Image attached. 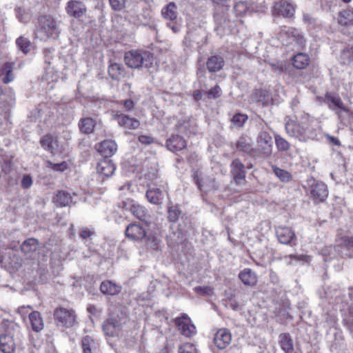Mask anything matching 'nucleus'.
Returning <instances> with one entry per match:
<instances>
[{
	"mask_svg": "<svg viewBox=\"0 0 353 353\" xmlns=\"http://www.w3.org/2000/svg\"><path fill=\"white\" fill-rule=\"evenodd\" d=\"M179 353H196V350L193 344L186 343L179 347Z\"/></svg>",
	"mask_w": 353,
	"mask_h": 353,
	"instance_id": "864d4df0",
	"label": "nucleus"
},
{
	"mask_svg": "<svg viewBox=\"0 0 353 353\" xmlns=\"http://www.w3.org/2000/svg\"><path fill=\"white\" fill-rule=\"evenodd\" d=\"M176 6L175 3L170 2L161 10V14L165 19L174 21L177 17Z\"/></svg>",
	"mask_w": 353,
	"mask_h": 353,
	"instance_id": "4c0bfd02",
	"label": "nucleus"
},
{
	"mask_svg": "<svg viewBox=\"0 0 353 353\" xmlns=\"http://www.w3.org/2000/svg\"><path fill=\"white\" fill-rule=\"evenodd\" d=\"M97 169L100 174L110 177L114 174L116 167L112 160L104 158L98 163Z\"/></svg>",
	"mask_w": 353,
	"mask_h": 353,
	"instance_id": "5701e85b",
	"label": "nucleus"
},
{
	"mask_svg": "<svg viewBox=\"0 0 353 353\" xmlns=\"http://www.w3.org/2000/svg\"><path fill=\"white\" fill-rule=\"evenodd\" d=\"M94 234V232L85 228H83L79 234V236L83 239H86L88 238H90L92 235Z\"/></svg>",
	"mask_w": 353,
	"mask_h": 353,
	"instance_id": "338daca9",
	"label": "nucleus"
},
{
	"mask_svg": "<svg viewBox=\"0 0 353 353\" xmlns=\"http://www.w3.org/2000/svg\"><path fill=\"white\" fill-rule=\"evenodd\" d=\"M248 117L245 114L236 113L231 119V122L236 128H242L247 122Z\"/></svg>",
	"mask_w": 353,
	"mask_h": 353,
	"instance_id": "de8ad7c7",
	"label": "nucleus"
},
{
	"mask_svg": "<svg viewBox=\"0 0 353 353\" xmlns=\"http://www.w3.org/2000/svg\"><path fill=\"white\" fill-rule=\"evenodd\" d=\"M54 316L58 325L63 327H71L75 322L74 312L63 307L57 308L54 312Z\"/></svg>",
	"mask_w": 353,
	"mask_h": 353,
	"instance_id": "9b49d317",
	"label": "nucleus"
},
{
	"mask_svg": "<svg viewBox=\"0 0 353 353\" xmlns=\"http://www.w3.org/2000/svg\"><path fill=\"white\" fill-rule=\"evenodd\" d=\"M123 324V319L119 314H111L104 321L102 328L106 336H118L121 331Z\"/></svg>",
	"mask_w": 353,
	"mask_h": 353,
	"instance_id": "1a4fd4ad",
	"label": "nucleus"
},
{
	"mask_svg": "<svg viewBox=\"0 0 353 353\" xmlns=\"http://www.w3.org/2000/svg\"><path fill=\"white\" fill-rule=\"evenodd\" d=\"M303 21L307 25H312L314 23L315 19L309 14L305 13L303 16Z\"/></svg>",
	"mask_w": 353,
	"mask_h": 353,
	"instance_id": "774afa93",
	"label": "nucleus"
},
{
	"mask_svg": "<svg viewBox=\"0 0 353 353\" xmlns=\"http://www.w3.org/2000/svg\"><path fill=\"white\" fill-rule=\"evenodd\" d=\"M111 8L114 11H121L125 8L126 0H109Z\"/></svg>",
	"mask_w": 353,
	"mask_h": 353,
	"instance_id": "09e8293b",
	"label": "nucleus"
},
{
	"mask_svg": "<svg viewBox=\"0 0 353 353\" xmlns=\"http://www.w3.org/2000/svg\"><path fill=\"white\" fill-rule=\"evenodd\" d=\"M310 62L309 56L307 54L299 52L294 55L292 59V65L297 69H304L308 65Z\"/></svg>",
	"mask_w": 353,
	"mask_h": 353,
	"instance_id": "72a5a7b5",
	"label": "nucleus"
},
{
	"mask_svg": "<svg viewBox=\"0 0 353 353\" xmlns=\"http://www.w3.org/2000/svg\"><path fill=\"white\" fill-rule=\"evenodd\" d=\"M125 235L135 241H143L145 239L146 231L139 224L131 223L125 229Z\"/></svg>",
	"mask_w": 353,
	"mask_h": 353,
	"instance_id": "ddd939ff",
	"label": "nucleus"
},
{
	"mask_svg": "<svg viewBox=\"0 0 353 353\" xmlns=\"http://www.w3.org/2000/svg\"><path fill=\"white\" fill-rule=\"evenodd\" d=\"M142 242L145 243V246L148 249L159 250L161 248V241L152 234H146L145 239Z\"/></svg>",
	"mask_w": 353,
	"mask_h": 353,
	"instance_id": "79ce46f5",
	"label": "nucleus"
},
{
	"mask_svg": "<svg viewBox=\"0 0 353 353\" xmlns=\"http://www.w3.org/2000/svg\"><path fill=\"white\" fill-rule=\"evenodd\" d=\"M58 140L55 137H52V141H50L49 147L47 150L51 152L52 154L55 155L58 152Z\"/></svg>",
	"mask_w": 353,
	"mask_h": 353,
	"instance_id": "4d7b16f0",
	"label": "nucleus"
},
{
	"mask_svg": "<svg viewBox=\"0 0 353 353\" xmlns=\"http://www.w3.org/2000/svg\"><path fill=\"white\" fill-rule=\"evenodd\" d=\"M55 205L59 208L70 206L72 203V196L70 193L65 190H59L53 198Z\"/></svg>",
	"mask_w": 353,
	"mask_h": 353,
	"instance_id": "393cba45",
	"label": "nucleus"
},
{
	"mask_svg": "<svg viewBox=\"0 0 353 353\" xmlns=\"http://www.w3.org/2000/svg\"><path fill=\"white\" fill-rule=\"evenodd\" d=\"M307 192L316 203L325 201L329 194L327 185L313 177L307 180Z\"/></svg>",
	"mask_w": 353,
	"mask_h": 353,
	"instance_id": "423d86ee",
	"label": "nucleus"
},
{
	"mask_svg": "<svg viewBox=\"0 0 353 353\" xmlns=\"http://www.w3.org/2000/svg\"><path fill=\"white\" fill-rule=\"evenodd\" d=\"M232 341V336L228 329H221L214 334V343L220 350H223L229 345Z\"/></svg>",
	"mask_w": 353,
	"mask_h": 353,
	"instance_id": "f3484780",
	"label": "nucleus"
},
{
	"mask_svg": "<svg viewBox=\"0 0 353 353\" xmlns=\"http://www.w3.org/2000/svg\"><path fill=\"white\" fill-rule=\"evenodd\" d=\"M49 167L54 171L63 172L68 168V164L65 161L59 163L49 162Z\"/></svg>",
	"mask_w": 353,
	"mask_h": 353,
	"instance_id": "6e6d98bb",
	"label": "nucleus"
},
{
	"mask_svg": "<svg viewBox=\"0 0 353 353\" xmlns=\"http://www.w3.org/2000/svg\"><path fill=\"white\" fill-rule=\"evenodd\" d=\"M323 101L331 110L335 112L338 118L341 121L343 119V112L347 114L350 112V109L345 105L340 97L336 94L327 92L323 97Z\"/></svg>",
	"mask_w": 353,
	"mask_h": 353,
	"instance_id": "6e6552de",
	"label": "nucleus"
},
{
	"mask_svg": "<svg viewBox=\"0 0 353 353\" xmlns=\"http://www.w3.org/2000/svg\"><path fill=\"white\" fill-rule=\"evenodd\" d=\"M274 12L283 17H292L295 12V7L292 3L286 0H280L275 3Z\"/></svg>",
	"mask_w": 353,
	"mask_h": 353,
	"instance_id": "2eb2a0df",
	"label": "nucleus"
},
{
	"mask_svg": "<svg viewBox=\"0 0 353 353\" xmlns=\"http://www.w3.org/2000/svg\"><path fill=\"white\" fill-rule=\"evenodd\" d=\"M257 148L254 149L255 158L268 159L272 154L273 141L270 133L261 129L256 138Z\"/></svg>",
	"mask_w": 353,
	"mask_h": 353,
	"instance_id": "39448f33",
	"label": "nucleus"
},
{
	"mask_svg": "<svg viewBox=\"0 0 353 353\" xmlns=\"http://www.w3.org/2000/svg\"><path fill=\"white\" fill-rule=\"evenodd\" d=\"M16 44L18 48L21 50L24 54H27L30 50V41L28 38L24 37H19L17 41Z\"/></svg>",
	"mask_w": 353,
	"mask_h": 353,
	"instance_id": "49530a36",
	"label": "nucleus"
},
{
	"mask_svg": "<svg viewBox=\"0 0 353 353\" xmlns=\"http://www.w3.org/2000/svg\"><path fill=\"white\" fill-rule=\"evenodd\" d=\"M10 108L8 105L4 106L3 109L0 107V132H5L11 128L10 121Z\"/></svg>",
	"mask_w": 353,
	"mask_h": 353,
	"instance_id": "c756f323",
	"label": "nucleus"
},
{
	"mask_svg": "<svg viewBox=\"0 0 353 353\" xmlns=\"http://www.w3.org/2000/svg\"><path fill=\"white\" fill-rule=\"evenodd\" d=\"M341 248L343 256L353 257V236L345 239Z\"/></svg>",
	"mask_w": 353,
	"mask_h": 353,
	"instance_id": "37998d69",
	"label": "nucleus"
},
{
	"mask_svg": "<svg viewBox=\"0 0 353 353\" xmlns=\"http://www.w3.org/2000/svg\"><path fill=\"white\" fill-rule=\"evenodd\" d=\"M225 60L220 54H214L209 57L206 61V68L210 72H216L223 69Z\"/></svg>",
	"mask_w": 353,
	"mask_h": 353,
	"instance_id": "412c9836",
	"label": "nucleus"
},
{
	"mask_svg": "<svg viewBox=\"0 0 353 353\" xmlns=\"http://www.w3.org/2000/svg\"><path fill=\"white\" fill-rule=\"evenodd\" d=\"M130 210L137 218L142 221H147L148 219L150 217L146 208L139 203H133Z\"/></svg>",
	"mask_w": 353,
	"mask_h": 353,
	"instance_id": "c9c22d12",
	"label": "nucleus"
},
{
	"mask_svg": "<svg viewBox=\"0 0 353 353\" xmlns=\"http://www.w3.org/2000/svg\"><path fill=\"white\" fill-rule=\"evenodd\" d=\"M221 88L216 85L214 88L208 91L207 94L210 98L216 99L220 97Z\"/></svg>",
	"mask_w": 353,
	"mask_h": 353,
	"instance_id": "13d9d810",
	"label": "nucleus"
},
{
	"mask_svg": "<svg viewBox=\"0 0 353 353\" xmlns=\"http://www.w3.org/2000/svg\"><path fill=\"white\" fill-rule=\"evenodd\" d=\"M52 135H46L40 139V144L45 150H48L49 144L52 141Z\"/></svg>",
	"mask_w": 353,
	"mask_h": 353,
	"instance_id": "680f3d73",
	"label": "nucleus"
},
{
	"mask_svg": "<svg viewBox=\"0 0 353 353\" xmlns=\"http://www.w3.org/2000/svg\"><path fill=\"white\" fill-rule=\"evenodd\" d=\"M274 139L276 148L279 152H287L290 150L291 145L283 137L279 134H276Z\"/></svg>",
	"mask_w": 353,
	"mask_h": 353,
	"instance_id": "c03bdc74",
	"label": "nucleus"
},
{
	"mask_svg": "<svg viewBox=\"0 0 353 353\" xmlns=\"http://www.w3.org/2000/svg\"><path fill=\"white\" fill-rule=\"evenodd\" d=\"M186 141L183 137L173 134L166 140V147L171 152H175L185 148Z\"/></svg>",
	"mask_w": 353,
	"mask_h": 353,
	"instance_id": "aec40b11",
	"label": "nucleus"
},
{
	"mask_svg": "<svg viewBox=\"0 0 353 353\" xmlns=\"http://www.w3.org/2000/svg\"><path fill=\"white\" fill-rule=\"evenodd\" d=\"M190 126V123L188 122H184L179 127V130L181 132H184L186 134H195L196 130L194 128H193L191 130H188V127Z\"/></svg>",
	"mask_w": 353,
	"mask_h": 353,
	"instance_id": "69168bd1",
	"label": "nucleus"
},
{
	"mask_svg": "<svg viewBox=\"0 0 353 353\" xmlns=\"http://www.w3.org/2000/svg\"><path fill=\"white\" fill-rule=\"evenodd\" d=\"M239 279L246 286L253 287L258 281V277L254 271L250 268L242 270L238 275Z\"/></svg>",
	"mask_w": 353,
	"mask_h": 353,
	"instance_id": "4be33fe9",
	"label": "nucleus"
},
{
	"mask_svg": "<svg viewBox=\"0 0 353 353\" xmlns=\"http://www.w3.org/2000/svg\"><path fill=\"white\" fill-rule=\"evenodd\" d=\"M194 290L198 294L206 295L211 292L212 289L208 286H197L194 288Z\"/></svg>",
	"mask_w": 353,
	"mask_h": 353,
	"instance_id": "bf43d9fd",
	"label": "nucleus"
},
{
	"mask_svg": "<svg viewBox=\"0 0 353 353\" xmlns=\"http://www.w3.org/2000/svg\"><path fill=\"white\" fill-rule=\"evenodd\" d=\"M32 184V177L29 175L23 176L21 180V186L25 188H29Z\"/></svg>",
	"mask_w": 353,
	"mask_h": 353,
	"instance_id": "e2e57ef3",
	"label": "nucleus"
},
{
	"mask_svg": "<svg viewBox=\"0 0 353 353\" xmlns=\"http://www.w3.org/2000/svg\"><path fill=\"white\" fill-rule=\"evenodd\" d=\"M115 120L119 125L128 130H136L140 126V122L138 119L130 117L124 114H116Z\"/></svg>",
	"mask_w": 353,
	"mask_h": 353,
	"instance_id": "6ab92c4d",
	"label": "nucleus"
},
{
	"mask_svg": "<svg viewBox=\"0 0 353 353\" xmlns=\"http://www.w3.org/2000/svg\"><path fill=\"white\" fill-rule=\"evenodd\" d=\"M285 128L289 136L301 141H306L314 136L312 120L308 114L304 115L301 120L289 119L285 122Z\"/></svg>",
	"mask_w": 353,
	"mask_h": 353,
	"instance_id": "f257e3e1",
	"label": "nucleus"
},
{
	"mask_svg": "<svg viewBox=\"0 0 353 353\" xmlns=\"http://www.w3.org/2000/svg\"><path fill=\"white\" fill-rule=\"evenodd\" d=\"M278 37L285 46L294 43L299 48H303L305 46V40L302 32L295 28L280 27Z\"/></svg>",
	"mask_w": 353,
	"mask_h": 353,
	"instance_id": "20e7f679",
	"label": "nucleus"
},
{
	"mask_svg": "<svg viewBox=\"0 0 353 353\" xmlns=\"http://www.w3.org/2000/svg\"><path fill=\"white\" fill-rule=\"evenodd\" d=\"M279 241L282 244L290 245L296 239V235L292 229L287 226H278L275 229Z\"/></svg>",
	"mask_w": 353,
	"mask_h": 353,
	"instance_id": "4468645a",
	"label": "nucleus"
},
{
	"mask_svg": "<svg viewBox=\"0 0 353 353\" xmlns=\"http://www.w3.org/2000/svg\"><path fill=\"white\" fill-rule=\"evenodd\" d=\"M20 326L8 320H3L0 323V350L3 353H12L15 349V338L20 334Z\"/></svg>",
	"mask_w": 353,
	"mask_h": 353,
	"instance_id": "f03ea898",
	"label": "nucleus"
},
{
	"mask_svg": "<svg viewBox=\"0 0 353 353\" xmlns=\"http://www.w3.org/2000/svg\"><path fill=\"white\" fill-rule=\"evenodd\" d=\"M121 285L109 280L103 281L100 285V291L105 295H117L121 292Z\"/></svg>",
	"mask_w": 353,
	"mask_h": 353,
	"instance_id": "a878e982",
	"label": "nucleus"
},
{
	"mask_svg": "<svg viewBox=\"0 0 353 353\" xmlns=\"http://www.w3.org/2000/svg\"><path fill=\"white\" fill-rule=\"evenodd\" d=\"M231 174L236 184H242L245 179L244 165L239 159H235L231 163Z\"/></svg>",
	"mask_w": 353,
	"mask_h": 353,
	"instance_id": "dca6fc26",
	"label": "nucleus"
},
{
	"mask_svg": "<svg viewBox=\"0 0 353 353\" xmlns=\"http://www.w3.org/2000/svg\"><path fill=\"white\" fill-rule=\"evenodd\" d=\"M234 12L237 15H243L248 10V6L245 2L239 1L234 6Z\"/></svg>",
	"mask_w": 353,
	"mask_h": 353,
	"instance_id": "603ef678",
	"label": "nucleus"
},
{
	"mask_svg": "<svg viewBox=\"0 0 353 353\" xmlns=\"http://www.w3.org/2000/svg\"><path fill=\"white\" fill-rule=\"evenodd\" d=\"M65 11L70 17L80 18L87 12L86 6L78 0H70L67 3Z\"/></svg>",
	"mask_w": 353,
	"mask_h": 353,
	"instance_id": "f8f14e48",
	"label": "nucleus"
},
{
	"mask_svg": "<svg viewBox=\"0 0 353 353\" xmlns=\"http://www.w3.org/2000/svg\"><path fill=\"white\" fill-rule=\"evenodd\" d=\"M28 317L33 331L38 332L43 329V321L40 312L33 311L29 314Z\"/></svg>",
	"mask_w": 353,
	"mask_h": 353,
	"instance_id": "7c9ffc66",
	"label": "nucleus"
},
{
	"mask_svg": "<svg viewBox=\"0 0 353 353\" xmlns=\"http://www.w3.org/2000/svg\"><path fill=\"white\" fill-rule=\"evenodd\" d=\"M108 72L109 77L115 81H120L125 75L124 66L118 63H112L108 66Z\"/></svg>",
	"mask_w": 353,
	"mask_h": 353,
	"instance_id": "cd10ccee",
	"label": "nucleus"
},
{
	"mask_svg": "<svg viewBox=\"0 0 353 353\" xmlns=\"http://www.w3.org/2000/svg\"><path fill=\"white\" fill-rule=\"evenodd\" d=\"M96 121L89 117L81 118L78 123L79 131L84 134H90L94 132Z\"/></svg>",
	"mask_w": 353,
	"mask_h": 353,
	"instance_id": "c85d7f7f",
	"label": "nucleus"
},
{
	"mask_svg": "<svg viewBox=\"0 0 353 353\" xmlns=\"http://www.w3.org/2000/svg\"><path fill=\"white\" fill-rule=\"evenodd\" d=\"M339 23L341 26L353 25V9H345L339 12Z\"/></svg>",
	"mask_w": 353,
	"mask_h": 353,
	"instance_id": "58836bf2",
	"label": "nucleus"
},
{
	"mask_svg": "<svg viewBox=\"0 0 353 353\" xmlns=\"http://www.w3.org/2000/svg\"><path fill=\"white\" fill-rule=\"evenodd\" d=\"M236 148L241 152L246 153L254 157L256 156L250 139L245 136H241L239 138L236 143Z\"/></svg>",
	"mask_w": 353,
	"mask_h": 353,
	"instance_id": "bb28decb",
	"label": "nucleus"
},
{
	"mask_svg": "<svg viewBox=\"0 0 353 353\" xmlns=\"http://www.w3.org/2000/svg\"><path fill=\"white\" fill-rule=\"evenodd\" d=\"M251 99L253 102L261 103L265 105L272 101V98L269 91L263 89H255L251 94Z\"/></svg>",
	"mask_w": 353,
	"mask_h": 353,
	"instance_id": "b1692460",
	"label": "nucleus"
},
{
	"mask_svg": "<svg viewBox=\"0 0 353 353\" xmlns=\"http://www.w3.org/2000/svg\"><path fill=\"white\" fill-rule=\"evenodd\" d=\"M37 28L48 38H57L60 33L59 21L50 15L41 16Z\"/></svg>",
	"mask_w": 353,
	"mask_h": 353,
	"instance_id": "0eeeda50",
	"label": "nucleus"
},
{
	"mask_svg": "<svg viewBox=\"0 0 353 353\" xmlns=\"http://www.w3.org/2000/svg\"><path fill=\"white\" fill-rule=\"evenodd\" d=\"M124 60L126 65L134 69L141 67L150 69L153 65V55L147 51L132 50L125 54Z\"/></svg>",
	"mask_w": 353,
	"mask_h": 353,
	"instance_id": "7ed1b4c3",
	"label": "nucleus"
},
{
	"mask_svg": "<svg viewBox=\"0 0 353 353\" xmlns=\"http://www.w3.org/2000/svg\"><path fill=\"white\" fill-rule=\"evenodd\" d=\"M174 321L179 332L184 336L191 337L196 334V327L186 314L175 318Z\"/></svg>",
	"mask_w": 353,
	"mask_h": 353,
	"instance_id": "9d476101",
	"label": "nucleus"
},
{
	"mask_svg": "<svg viewBox=\"0 0 353 353\" xmlns=\"http://www.w3.org/2000/svg\"><path fill=\"white\" fill-rule=\"evenodd\" d=\"M6 254L9 255V257L3 256L1 261L8 263L13 268H19L21 264V259L18 256L13 250H8Z\"/></svg>",
	"mask_w": 353,
	"mask_h": 353,
	"instance_id": "e433bc0d",
	"label": "nucleus"
},
{
	"mask_svg": "<svg viewBox=\"0 0 353 353\" xmlns=\"http://www.w3.org/2000/svg\"><path fill=\"white\" fill-rule=\"evenodd\" d=\"M81 344L83 353H95L97 344L90 336H84L82 339Z\"/></svg>",
	"mask_w": 353,
	"mask_h": 353,
	"instance_id": "a19ab883",
	"label": "nucleus"
},
{
	"mask_svg": "<svg viewBox=\"0 0 353 353\" xmlns=\"http://www.w3.org/2000/svg\"><path fill=\"white\" fill-rule=\"evenodd\" d=\"M274 174L284 183H288L292 179L290 173L285 170L281 169L275 165L272 166Z\"/></svg>",
	"mask_w": 353,
	"mask_h": 353,
	"instance_id": "a18cd8bd",
	"label": "nucleus"
},
{
	"mask_svg": "<svg viewBox=\"0 0 353 353\" xmlns=\"http://www.w3.org/2000/svg\"><path fill=\"white\" fill-rule=\"evenodd\" d=\"M145 196L150 203L154 205L161 204L163 200V193L159 188H149L146 191Z\"/></svg>",
	"mask_w": 353,
	"mask_h": 353,
	"instance_id": "2f4dec72",
	"label": "nucleus"
},
{
	"mask_svg": "<svg viewBox=\"0 0 353 353\" xmlns=\"http://www.w3.org/2000/svg\"><path fill=\"white\" fill-rule=\"evenodd\" d=\"M285 258L286 259L288 258L290 259V260L286 262L287 265H288L292 264L293 260H296L297 261H305L306 262H309L311 260L310 256H309L307 255H303V254H301V255L290 254L289 256H285Z\"/></svg>",
	"mask_w": 353,
	"mask_h": 353,
	"instance_id": "8fccbe9b",
	"label": "nucleus"
},
{
	"mask_svg": "<svg viewBox=\"0 0 353 353\" xmlns=\"http://www.w3.org/2000/svg\"><path fill=\"white\" fill-rule=\"evenodd\" d=\"M181 214V211L175 206H171L168 208V219L172 222H176Z\"/></svg>",
	"mask_w": 353,
	"mask_h": 353,
	"instance_id": "3c124183",
	"label": "nucleus"
},
{
	"mask_svg": "<svg viewBox=\"0 0 353 353\" xmlns=\"http://www.w3.org/2000/svg\"><path fill=\"white\" fill-rule=\"evenodd\" d=\"M98 152L104 157L113 156L117 150V145L113 140H104L97 145Z\"/></svg>",
	"mask_w": 353,
	"mask_h": 353,
	"instance_id": "a211bd4d",
	"label": "nucleus"
},
{
	"mask_svg": "<svg viewBox=\"0 0 353 353\" xmlns=\"http://www.w3.org/2000/svg\"><path fill=\"white\" fill-rule=\"evenodd\" d=\"M123 106L124 110L126 112H131L134 110L136 103L132 99H125L119 102Z\"/></svg>",
	"mask_w": 353,
	"mask_h": 353,
	"instance_id": "5fc2aeb1",
	"label": "nucleus"
},
{
	"mask_svg": "<svg viewBox=\"0 0 353 353\" xmlns=\"http://www.w3.org/2000/svg\"><path fill=\"white\" fill-rule=\"evenodd\" d=\"M279 343L281 349L285 353H292L294 350L293 341L288 333H283L279 335Z\"/></svg>",
	"mask_w": 353,
	"mask_h": 353,
	"instance_id": "f704fd0d",
	"label": "nucleus"
},
{
	"mask_svg": "<svg viewBox=\"0 0 353 353\" xmlns=\"http://www.w3.org/2000/svg\"><path fill=\"white\" fill-rule=\"evenodd\" d=\"M38 248L39 241L34 238H30L24 241L21 245V250L25 254L35 252Z\"/></svg>",
	"mask_w": 353,
	"mask_h": 353,
	"instance_id": "ea45409f",
	"label": "nucleus"
},
{
	"mask_svg": "<svg viewBox=\"0 0 353 353\" xmlns=\"http://www.w3.org/2000/svg\"><path fill=\"white\" fill-rule=\"evenodd\" d=\"M13 63L7 62L0 69V78L3 75L5 76L2 79V81L3 83L8 84L14 79V75L13 74Z\"/></svg>",
	"mask_w": 353,
	"mask_h": 353,
	"instance_id": "473e14b6",
	"label": "nucleus"
},
{
	"mask_svg": "<svg viewBox=\"0 0 353 353\" xmlns=\"http://www.w3.org/2000/svg\"><path fill=\"white\" fill-rule=\"evenodd\" d=\"M138 140L143 145H150L154 142V139L149 135H140Z\"/></svg>",
	"mask_w": 353,
	"mask_h": 353,
	"instance_id": "052dcab7",
	"label": "nucleus"
},
{
	"mask_svg": "<svg viewBox=\"0 0 353 353\" xmlns=\"http://www.w3.org/2000/svg\"><path fill=\"white\" fill-rule=\"evenodd\" d=\"M32 307L31 305H26V306H25V305H22V306H20V307H19L17 308V313H18L19 314H20V315H21V316L22 318H23V319H24V318H25V316H26V314H28V310H32Z\"/></svg>",
	"mask_w": 353,
	"mask_h": 353,
	"instance_id": "0e129e2a",
	"label": "nucleus"
}]
</instances>
